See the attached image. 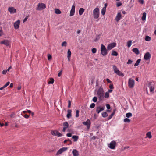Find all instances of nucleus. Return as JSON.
Wrapping results in <instances>:
<instances>
[{
  "label": "nucleus",
  "mask_w": 156,
  "mask_h": 156,
  "mask_svg": "<svg viewBox=\"0 0 156 156\" xmlns=\"http://www.w3.org/2000/svg\"><path fill=\"white\" fill-rule=\"evenodd\" d=\"M27 17H26L24 19V20H23V22H26L27 20Z\"/></svg>",
  "instance_id": "774afa93"
},
{
  "label": "nucleus",
  "mask_w": 156,
  "mask_h": 156,
  "mask_svg": "<svg viewBox=\"0 0 156 156\" xmlns=\"http://www.w3.org/2000/svg\"><path fill=\"white\" fill-rule=\"evenodd\" d=\"M151 57V55L149 52H147L145 53L144 58L146 60H148Z\"/></svg>",
  "instance_id": "4468645a"
},
{
  "label": "nucleus",
  "mask_w": 156,
  "mask_h": 156,
  "mask_svg": "<svg viewBox=\"0 0 156 156\" xmlns=\"http://www.w3.org/2000/svg\"><path fill=\"white\" fill-rule=\"evenodd\" d=\"M54 80L52 78H49V80H48V84H52L54 83Z\"/></svg>",
  "instance_id": "412c9836"
},
{
  "label": "nucleus",
  "mask_w": 156,
  "mask_h": 156,
  "mask_svg": "<svg viewBox=\"0 0 156 156\" xmlns=\"http://www.w3.org/2000/svg\"><path fill=\"white\" fill-rule=\"evenodd\" d=\"M133 62V61L130 60L129 59L128 60V61L127 62L126 64H131Z\"/></svg>",
  "instance_id": "c03bdc74"
},
{
  "label": "nucleus",
  "mask_w": 156,
  "mask_h": 156,
  "mask_svg": "<svg viewBox=\"0 0 156 156\" xmlns=\"http://www.w3.org/2000/svg\"><path fill=\"white\" fill-rule=\"evenodd\" d=\"M10 84V82H8L6 83L4 85V87L5 88L8 85H9Z\"/></svg>",
  "instance_id": "3c124183"
},
{
  "label": "nucleus",
  "mask_w": 156,
  "mask_h": 156,
  "mask_svg": "<svg viewBox=\"0 0 156 156\" xmlns=\"http://www.w3.org/2000/svg\"><path fill=\"white\" fill-rule=\"evenodd\" d=\"M68 108H70L71 105V101L70 100H68Z\"/></svg>",
  "instance_id": "de8ad7c7"
},
{
  "label": "nucleus",
  "mask_w": 156,
  "mask_h": 156,
  "mask_svg": "<svg viewBox=\"0 0 156 156\" xmlns=\"http://www.w3.org/2000/svg\"><path fill=\"white\" fill-rule=\"evenodd\" d=\"M62 73V72H59L58 74V76H59V77L60 76H61Z\"/></svg>",
  "instance_id": "338daca9"
},
{
  "label": "nucleus",
  "mask_w": 156,
  "mask_h": 156,
  "mask_svg": "<svg viewBox=\"0 0 156 156\" xmlns=\"http://www.w3.org/2000/svg\"><path fill=\"white\" fill-rule=\"evenodd\" d=\"M66 136L69 137H71L72 136V134L70 133H69L67 134Z\"/></svg>",
  "instance_id": "13d9d810"
},
{
  "label": "nucleus",
  "mask_w": 156,
  "mask_h": 156,
  "mask_svg": "<svg viewBox=\"0 0 156 156\" xmlns=\"http://www.w3.org/2000/svg\"><path fill=\"white\" fill-rule=\"evenodd\" d=\"M7 72V71H6V70H3L2 71V74H5Z\"/></svg>",
  "instance_id": "052dcab7"
},
{
  "label": "nucleus",
  "mask_w": 156,
  "mask_h": 156,
  "mask_svg": "<svg viewBox=\"0 0 156 156\" xmlns=\"http://www.w3.org/2000/svg\"><path fill=\"white\" fill-rule=\"evenodd\" d=\"M85 10L83 8H80L79 11V13L80 15H81L83 13Z\"/></svg>",
  "instance_id": "aec40b11"
},
{
  "label": "nucleus",
  "mask_w": 156,
  "mask_h": 156,
  "mask_svg": "<svg viewBox=\"0 0 156 156\" xmlns=\"http://www.w3.org/2000/svg\"><path fill=\"white\" fill-rule=\"evenodd\" d=\"M99 9L98 7H97L93 10V17L95 19H98L99 16Z\"/></svg>",
  "instance_id": "f03ea898"
},
{
  "label": "nucleus",
  "mask_w": 156,
  "mask_h": 156,
  "mask_svg": "<svg viewBox=\"0 0 156 156\" xmlns=\"http://www.w3.org/2000/svg\"><path fill=\"white\" fill-rule=\"evenodd\" d=\"M106 106L107 108V109H110V106L109 104H107L106 105Z\"/></svg>",
  "instance_id": "8fccbe9b"
},
{
  "label": "nucleus",
  "mask_w": 156,
  "mask_h": 156,
  "mask_svg": "<svg viewBox=\"0 0 156 156\" xmlns=\"http://www.w3.org/2000/svg\"><path fill=\"white\" fill-rule=\"evenodd\" d=\"M128 84L129 87L130 88H133L134 85V81L133 79L130 78L129 79Z\"/></svg>",
  "instance_id": "423d86ee"
},
{
  "label": "nucleus",
  "mask_w": 156,
  "mask_h": 156,
  "mask_svg": "<svg viewBox=\"0 0 156 156\" xmlns=\"http://www.w3.org/2000/svg\"><path fill=\"white\" fill-rule=\"evenodd\" d=\"M52 58V56L49 54L48 55V60H50Z\"/></svg>",
  "instance_id": "603ef678"
},
{
  "label": "nucleus",
  "mask_w": 156,
  "mask_h": 156,
  "mask_svg": "<svg viewBox=\"0 0 156 156\" xmlns=\"http://www.w3.org/2000/svg\"><path fill=\"white\" fill-rule=\"evenodd\" d=\"M105 98H108L109 97V94L108 92H106L105 93Z\"/></svg>",
  "instance_id": "58836bf2"
},
{
  "label": "nucleus",
  "mask_w": 156,
  "mask_h": 156,
  "mask_svg": "<svg viewBox=\"0 0 156 156\" xmlns=\"http://www.w3.org/2000/svg\"><path fill=\"white\" fill-rule=\"evenodd\" d=\"M146 14L145 12H144L143 13V16L141 18L142 20L144 21L146 20Z\"/></svg>",
  "instance_id": "c756f323"
},
{
  "label": "nucleus",
  "mask_w": 156,
  "mask_h": 156,
  "mask_svg": "<svg viewBox=\"0 0 156 156\" xmlns=\"http://www.w3.org/2000/svg\"><path fill=\"white\" fill-rule=\"evenodd\" d=\"M2 33H3V32H2V29L0 30V36H1L2 35Z\"/></svg>",
  "instance_id": "69168bd1"
},
{
  "label": "nucleus",
  "mask_w": 156,
  "mask_h": 156,
  "mask_svg": "<svg viewBox=\"0 0 156 156\" xmlns=\"http://www.w3.org/2000/svg\"><path fill=\"white\" fill-rule=\"evenodd\" d=\"M46 7V5L45 4L39 3L38 5V7L37 9L38 10H40L44 9Z\"/></svg>",
  "instance_id": "0eeeda50"
},
{
  "label": "nucleus",
  "mask_w": 156,
  "mask_h": 156,
  "mask_svg": "<svg viewBox=\"0 0 156 156\" xmlns=\"http://www.w3.org/2000/svg\"><path fill=\"white\" fill-rule=\"evenodd\" d=\"M138 2L139 3L142 4H143L144 3V0H138Z\"/></svg>",
  "instance_id": "864d4df0"
},
{
  "label": "nucleus",
  "mask_w": 156,
  "mask_h": 156,
  "mask_svg": "<svg viewBox=\"0 0 156 156\" xmlns=\"http://www.w3.org/2000/svg\"><path fill=\"white\" fill-rule=\"evenodd\" d=\"M101 55L103 56L106 55L108 53L107 49L103 44H101Z\"/></svg>",
  "instance_id": "7ed1b4c3"
},
{
  "label": "nucleus",
  "mask_w": 156,
  "mask_h": 156,
  "mask_svg": "<svg viewBox=\"0 0 156 156\" xmlns=\"http://www.w3.org/2000/svg\"><path fill=\"white\" fill-rule=\"evenodd\" d=\"M106 9H105L104 8H102L101 11V13L102 15H104L105 14L106 12Z\"/></svg>",
  "instance_id": "4c0bfd02"
},
{
  "label": "nucleus",
  "mask_w": 156,
  "mask_h": 156,
  "mask_svg": "<svg viewBox=\"0 0 156 156\" xmlns=\"http://www.w3.org/2000/svg\"><path fill=\"white\" fill-rule=\"evenodd\" d=\"M115 73H116L117 75L121 76L122 77H123L124 76V74L119 70L116 72Z\"/></svg>",
  "instance_id": "b1692460"
},
{
  "label": "nucleus",
  "mask_w": 156,
  "mask_h": 156,
  "mask_svg": "<svg viewBox=\"0 0 156 156\" xmlns=\"http://www.w3.org/2000/svg\"><path fill=\"white\" fill-rule=\"evenodd\" d=\"M126 116L127 118H129L132 116V114L130 112H129L126 113Z\"/></svg>",
  "instance_id": "72a5a7b5"
},
{
  "label": "nucleus",
  "mask_w": 156,
  "mask_h": 156,
  "mask_svg": "<svg viewBox=\"0 0 156 156\" xmlns=\"http://www.w3.org/2000/svg\"><path fill=\"white\" fill-rule=\"evenodd\" d=\"M82 123L84 125H86L87 126V128L89 129L90 127L91 122L89 119L87 120L86 122H83Z\"/></svg>",
  "instance_id": "6e6552de"
},
{
  "label": "nucleus",
  "mask_w": 156,
  "mask_h": 156,
  "mask_svg": "<svg viewBox=\"0 0 156 156\" xmlns=\"http://www.w3.org/2000/svg\"><path fill=\"white\" fill-rule=\"evenodd\" d=\"M95 105L94 103H92L90 105V108H93L94 107Z\"/></svg>",
  "instance_id": "a18cd8bd"
},
{
  "label": "nucleus",
  "mask_w": 156,
  "mask_h": 156,
  "mask_svg": "<svg viewBox=\"0 0 156 156\" xmlns=\"http://www.w3.org/2000/svg\"><path fill=\"white\" fill-rule=\"evenodd\" d=\"M113 115H112V114H111L109 116V117H108V120H110V119H111L112 117V116H113Z\"/></svg>",
  "instance_id": "4d7b16f0"
},
{
  "label": "nucleus",
  "mask_w": 156,
  "mask_h": 156,
  "mask_svg": "<svg viewBox=\"0 0 156 156\" xmlns=\"http://www.w3.org/2000/svg\"><path fill=\"white\" fill-rule=\"evenodd\" d=\"M122 3L120 2H118L116 3V6L117 7H119L122 5Z\"/></svg>",
  "instance_id": "09e8293b"
},
{
  "label": "nucleus",
  "mask_w": 156,
  "mask_h": 156,
  "mask_svg": "<svg viewBox=\"0 0 156 156\" xmlns=\"http://www.w3.org/2000/svg\"><path fill=\"white\" fill-rule=\"evenodd\" d=\"M116 45V44L115 42L111 43L108 45L107 47V49L109 50H111L113 48L115 47Z\"/></svg>",
  "instance_id": "9d476101"
},
{
  "label": "nucleus",
  "mask_w": 156,
  "mask_h": 156,
  "mask_svg": "<svg viewBox=\"0 0 156 156\" xmlns=\"http://www.w3.org/2000/svg\"><path fill=\"white\" fill-rule=\"evenodd\" d=\"M68 141L69 142V145H71L72 144V141L70 140L69 139H68Z\"/></svg>",
  "instance_id": "0e129e2a"
},
{
  "label": "nucleus",
  "mask_w": 156,
  "mask_h": 156,
  "mask_svg": "<svg viewBox=\"0 0 156 156\" xmlns=\"http://www.w3.org/2000/svg\"><path fill=\"white\" fill-rule=\"evenodd\" d=\"M68 148L67 147H63L60 148L59 150L57 152L56 155H59L62 153L64 151H66L67 149Z\"/></svg>",
  "instance_id": "9b49d317"
},
{
  "label": "nucleus",
  "mask_w": 156,
  "mask_h": 156,
  "mask_svg": "<svg viewBox=\"0 0 156 156\" xmlns=\"http://www.w3.org/2000/svg\"><path fill=\"white\" fill-rule=\"evenodd\" d=\"M151 40V38L150 37L148 36H146L145 37V40L146 41H150Z\"/></svg>",
  "instance_id": "f704fd0d"
},
{
  "label": "nucleus",
  "mask_w": 156,
  "mask_h": 156,
  "mask_svg": "<svg viewBox=\"0 0 156 156\" xmlns=\"http://www.w3.org/2000/svg\"><path fill=\"white\" fill-rule=\"evenodd\" d=\"M106 80L108 83H112V82L108 78H107Z\"/></svg>",
  "instance_id": "6e6d98bb"
},
{
  "label": "nucleus",
  "mask_w": 156,
  "mask_h": 156,
  "mask_svg": "<svg viewBox=\"0 0 156 156\" xmlns=\"http://www.w3.org/2000/svg\"><path fill=\"white\" fill-rule=\"evenodd\" d=\"M67 112L68 113L67 115L66 116L67 118H69L71 116V112H72V111L71 110H68Z\"/></svg>",
  "instance_id": "5701e85b"
},
{
  "label": "nucleus",
  "mask_w": 156,
  "mask_h": 156,
  "mask_svg": "<svg viewBox=\"0 0 156 156\" xmlns=\"http://www.w3.org/2000/svg\"><path fill=\"white\" fill-rule=\"evenodd\" d=\"M97 49L95 48H93L92 49V52L94 54L96 53Z\"/></svg>",
  "instance_id": "ea45409f"
},
{
  "label": "nucleus",
  "mask_w": 156,
  "mask_h": 156,
  "mask_svg": "<svg viewBox=\"0 0 156 156\" xmlns=\"http://www.w3.org/2000/svg\"><path fill=\"white\" fill-rule=\"evenodd\" d=\"M8 11L11 14H14L16 12V9L13 7H9L8 8Z\"/></svg>",
  "instance_id": "f8f14e48"
},
{
  "label": "nucleus",
  "mask_w": 156,
  "mask_h": 156,
  "mask_svg": "<svg viewBox=\"0 0 156 156\" xmlns=\"http://www.w3.org/2000/svg\"><path fill=\"white\" fill-rule=\"evenodd\" d=\"M68 56L67 57L69 61L71 57V53L69 49L67 51Z\"/></svg>",
  "instance_id": "393cba45"
},
{
  "label": "nucleus",
  "mask_w": 156,
  "mask_h": 156,
  "mask_svg": "<svg viewBox=\"0 0 156 156\" xmlns=\"http://www.w3.org/2000/svg\"><path fill=\"white\" fill-rule=\"evenodd\" d=\"M112 67H113V69L114 73H116V72H117L119 70L117 68V66L115 65H113Z\"/></svg>",
  "instance_id": "a878e982"
},
{
  "label": "nucleus",
  "mask_w": 156,
  "mask_h": 156,
  "mask_svg": "<svg viewBox=\"0 0 156 156\" xmlns=\"http://www.w3.org/2000/svg\"><path fill=\"white\" fill-rule=\"evenodd\" d=\"M133 51L136 55H139L140 53V51L138 48H134L132 50Z\"/></svg>",
  "instance_id": "6ab92c4d"
},
{
  "label": "nucleus",
  "mask_w": 156,
  "mask_h": 156,
  "mask_svg": "<svg viewBox=\"0 0 156 156\" xmlns=\"http://www.w3.org/2000/svg\"><path fill=\"white\" fill-rule=\"evenodd\" d=\"M109 87L110 89H113L114 87H113V84L112 83L109 86Z\"/></svg>",
  "instance_id": "5fc2aeb1"
},
{
  "label": "nucleus",
  "mask_w": 156,
  "mask_h": 156,
  "mask_svg": "<svg viewBox=\"0 0 156 156\" xmlns=\"http://www.w3.org/2000/svg\"><path fill=\"white\" fill-rule=\"evenodd\" d=\"M61 45L63 47H66L67 45V42L66 41H64L62 43Z\"/></svg>",
  "instance_id": "a19ab883"
},
{
  "label": "nucleus",
  "mask_w": 156,
  "mask_h": 156,
  "mask_svg": "<svg viewBox=\"0 0 156 156\" xmlns=\"http://www.w3.org/2000/svg\"><path fill=\"white\" fill-rule=\"evenodd\" d=\"M51 133L53 135L57 136H62V134L60 133L59 132L56 130H51Z\"/></svg>",
  "instance_id": "1a4fd4ad"
},
{
  "label": "nucleus",
  "mask_w": 156,
  "mask_h": 156,
  "mask_svg": "<svg viewBox=\"0 0 156 156\" xmlns=\"http://www.w3.org/2000/svg\"><path fill=\"white\" fill-rule=\"evenodd\" d=\"M121 13H118L115 18V20L117 21H119L121 19Z\"/></svg>",
  "instance_id": "f3484780"
},
{
  "label": "nucleus",
  "mask_w": 156,
  "mask_h": 156,
  "mask_svg": "<svg viewBox=\"0 0 156 156\" xmlns=\"http://www.w3.org/2000/svg\"><path fill=\"white\" fill-rule=\"evenodd\" d=\"M111 55L112 56H117L118 55V53L114 50L112 51Z\"/></svg>",
  "instance_id": "bb28decb"
},
{
  "label": "nucleus",
  "mask_w": 156,
  "mask_h": 156,
  "mask_svg": "<svg viewBox=\"0 0 156 156\" xmlns=\"http://www.w3.org/2000/svg\"><path fill=\"white\" fill-rule=\"evenodd\" d=\"M75 6L74 5H73L72 7V8L71 10H75Z\"/></svg>",
  "instance_id": "680f3d73"
},
{
  "label": "nucleus",
  "mask_w": 156,
  "mask_h": 156,
  "mask_svg": "<svg viewBox=\"0 0 156 156\" xmlns=\"http://www.w3.org/2000/svg\"><path fill=\"white\" fill-rule=\"evenodd\" d=\"M132 41H129L127 43V46L128 47H130Z\"/></svg>",
  "instance_id": "37998d69"
},
{
  "label": "nucleus",
  "mask_w": 156,
  "mask_h": 156,
  "mask_svg": "<svg viewBox=\"0 0 156 156\" xmlns=\"http://www.w3.org/2000/svg\"><path fill=\"white\" fill-rule=\"evenodd\" d=\"M141 60L140 59H138L137 60L136 63L135 64L134 66H138L139 65V63H140Z\"/></svg>",
  "instance_id": "473e14b6"
},
{
  "label": "nucleus",
  "mask_w": 156,
  "mask_h": 156,
  "mask_svg": "<svg viewBox=\"0 0 156 156\" xmlns=\"http://www.w3.org/2000/svg\"><path fill=\"white\" fill-rule=\"evenodd\" d=\"M147 137H148L149 139H151L152 137L151 133L150 132H147L146 134Z\"/></svg>",
  "instance_id": "c85d7f7f"
},
{
  "label": "nucleus",
  "mask_w": 156,
  "mask_h": 156,
  "mask_svg": "<svg viewBox=\"0 0 156 156\" xmlns=\"http://www.w3.org/2000/svg\"><path fill=\"white\" fill-rule=\"evenodd\" d=\"M20 20H18L15 22L14 24V28L16 29H18L20 26Z\"/></svg>",
  "instance_id": "dca6fc26"
},
{
  "label": "nucleus",
  "mask_w": 156,
  "mask_h": 156,
  "mask_svg": "<svg viewBox=\"0 0 156 156\" xmlns=\"http://www.w3.org/2000/svg\"><path fill=\"white\" fill-rule=\"evenodd\" d=\"M102 116L104 118H105L108 116V114L106 112H104L101 114Z\"/></svg>",
  "instance_id": "cd10ccee"
},
{
  "label": "nucleus",
  "mask_w": 156,
  "mask_h": 156,
  "mask_svg": "<svg viewBox=\"0 0 156 156\" xmlns=\"http://www.w3.org/2000/svg\"><path fill=\"white\" fill-rule=\"evenodd\" d=\"M124 121L125 122L129 123L130 122V120L128 118H125L124 119Z\"/></svg>",
  "instance_id": "e433bc0d"
},
{
  "label": "nucleus",
  "mask_w": 156,
  "mask_h": 156,
  "mask_svg": "<svg viewBox=\"0 0 156 156\" xmlns=\"http://www.w3.org/2000/svg\"><path fill=\"white\" fill-rule=\"evenodd\" d=\"M104 91L103 88L101 86L98 89L97 94L100 101H102L104 99Z\"/></svg>",
  "instance_id": "f257e3e1"
},
{
  "label": "nucleus",
  "mask_w": 156,
  "mask_h": 156,
  "mask_svg": "<svg viewBox=\"0 0 156 156\" xmlns=\"http://www.w3.org/2000/svg\"><path fill=\"white\" fill-rule=\"evenodd\" d=\"M29 117V115H27V114H25L24 116V117L26 119L28 118Z\"/></svg>",
  "instance_id": "bf43d9fd"
},
{
  "label": "nucleus",
  "mask_w": 156,
  "mask_h": 156,
  "mask_svg": "<svg viewBox=\"0 0 156 156\" xmlns=\"http://www.w3.org/2000/svg\"><path fill=\"white\" fill-rule=\"evenodd\" d=\"M116 144V142L114 140L111 141L110 143L108 145V147L112 149H115Z\"/></svg>",
  "instance_id": "20e7f679"
},
{
  "label": "nucleus",
  "mask_w": 156,
  "mask_h": 156,
  "mask_svg": "<svg viewBox=\"0 0 156 156\" xmlns=\"http://www.w3.org/2000/svg\"><path fill=\"white\" fill-rule=\"evenodd\" d=\"M107 5H108V4L107 3H105L104 5V7L103 8L106 9V8L107 6Z\"/></svg>",
  "instance_id": "e2e57ef3"
},
{
  "label": "nucleus",
  "mask_w": 156,
  "mask_h": 156,
  "mask_svg": "<svg viewBox=\"0 0 156 156\" xmlns=\"http://www.w3.org/2000/svg\"><path fill=\"white\" fill-rule=\"evenodd\" d=\"M148 87L150 88V92L153 93L154 91L155 87L154 83L151 82H149Z\"/></svg>",
  "instance_id": "39448f33"
},
{
  "label": "nucleus",
  "mask_w": 156,
  "mask_h": 156,
  "mask_svg": "<svg viewBox=\"0 0 156 156\" xmlns=\"http://www.w3.org/2000/svg\"><path fill=\"white\" fill-rule=\"evenodd\" d=\"M0 44H4L7 46H8L10 44V41L7 40H4L1 41Z\"/></svg>",
  "instance_id": "ddd939ff"
},
{
  "label": "nucleus",
  "mask_w": 156,
  "mask_h": 156,
  "mask_svg": "<svg viewBox=\"0 0 156 156\" xmlns=\"http://www.w3.org/2000/svg\"><path fill=\"white\" fill-rule=\"evenodd\" d=\"M55 13L57 14H59L61 13V12L58 9H55Z\"/></svg>",
  "instance_id": "2f4dec72"
},
{
  "label": "nucleus",
  "mask_w": 156,
  "mask_h": 156,
  "mask_svg": "<svg viewBox=\"0 0 156 156\" xmlns=\"http://www.w3.org/2000/svg\"><path fill=\"white\" fill-rule=\"evenodd\" d=\"M79 111L78 110H76V118H77L79 117Z\"/></svg>",
  "instance_id": "49530a36"
},
{
  "label": "nucleus",
  "mask_w": 156,
  "mask_h": 156,
  "mask_svg": "<svg viewBox=\"0 0 156 156\" xmlns=\"http://www.w3.org/2000/svg\"><path fill=\"white\" fill-rule=\"evenodd\" d=\"M72 153L73 156H78L79 155L78 151L76 149H73Z\"/></svg>",
  "instance_id": "a211bd4d"
},
{
  "label": "nucleus",
  "mask_w": 156,
  "mask_h": 156,
  "mask_svg": "<svg viewBox=\"0 0 156 156\" xmlns=\"http://www.w3.org/2000/svg\"><path fill=\"white\" fill-rule=\"evenodd\" d=\"M92 100L93 102H96L97 101V98L96 97H93Z\"/></svg>",
  "instance_id": "79ce46f5"
},
{
  "label": "nucleus",
  "mask_w": 156,
  "mask_h": 156,
  "mask_svg": "<svg viewBox=\"0 0 156 156\" xmlns=\"http://www.w3.org/2000/svg\"><path fill=\"white\" fill-rule=\"evenodd\" d=\"M63 127H66L67 128H68L69 127V124L67 122H66L63 123Z\"/></svg>",
  "instance_id": "7c9ffc66"
},
{
  "label": "nucleus",
  "mask_w": 156,
  "mask_h": 156,
  "mask_svg": "<svg viewBox=\"0 0 156 156\" xmlns=\"http://www.w3.org/2000/svg\"><path fill=\"white\" fill-rule=\"evenodd\" d=\"M104 107L98 106L96 108V112L98 114H99L101 112L104 110Z\"/></svg>",
  "instance_id": "2eb2a0df"
},
{
  "label": "nucleus",
  "mask_w": 156,
  "mask_h": 156,
  "mask_svg": "<svg viewBox=\"0 0 156 156\" xmlns=\"http://www.w3.org/2000/svg\"><path fill=\"white\" fill-rule=\"evenodd\" d=\"M72 138L73 139L74 142H76L79 138V136L76 135H73L72 136Z\"/></svg>",
  "instance_id": "4be33fe9"
},
{
  "label": "nucleus",
  "mask_w": 156,
  "mask_h": 156,
  "mask_svg": "<svg viewBox=\"0 0 156 156\" xmlns=\"http://www.w3.org/2000/svg\"><path fill=\"white\" fill-rule=\"evenodd\" d=\"M75 12V10H71L70 13V16H72L74 15Z\"/></svg>",
  "instance_id": "c9c22d12"
}]
</instances>
